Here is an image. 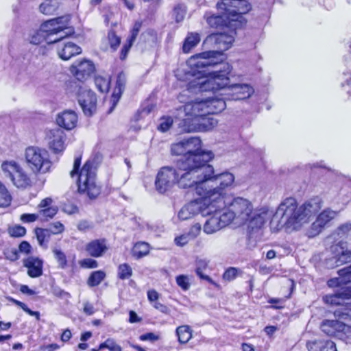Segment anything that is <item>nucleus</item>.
Here are the masks:
<instances>
[{
  "instance_id": "nucleus-1",
  "label": "nucleus",
  "mask_w": 351,
  "mask_h": 351,
  "mask_svg": "<svg viewBox=\"0 0 351 351\" xmlns=\"http://www.w3.org/2000/svg\"><path fill=\"white\" fill-rule=\"evenodd\" d=\"M216 69L208 70L210 77L199 82L198 88L202 91L215 93L221 91L220 95L227 97V100H243L248 98L254 92L252 87L246 84L229 85L231 67L228 63L215 64Z\"/></svg>"
},
{
  "instance_id": "nucleus-2",
  "label": "nucleus",
  "mask_w": 351,
  "mask_h": 351,
  "mask_svg": "<svg viewBox=\"0 0 351 351\" xmlns=\"http://www.w3.org/2000/svg\"><path fill=\"white\" fill-rule=\"evenodd\" d=\"M186 154L176 162V168L184 171L181 176L191 173H200V176H215L214 168L207 164L214 156L212 152L201 149V140L197 137L184 139ZM215 176H233L227 171L215 174Z\"/></svg>"
},
{
  "instance_id": "nucleus-3",
  "label": "nucleus",
  "mask_w": 351,
  "mask_h": 351,
  "mask_svg": "<svg viewBox=\"0 0 351 351\" xmlns=\"http://www.w3.org/2000/svg\"><path fill=\"white\" fill-rule=\"evenodd\" d=\"M233 32L231 34L226 33H215L208 36L205 40V43L214 45L215 50L206 51L190 58V64L197 67H210L212 66L216 69L215 64L227 63L223 62L221 58L223 52L231 47L234 40Z\"/></svg>"
},
{
  "instance_id": "nucleus-4",
  "label": "nucleus",
  "mask_w": 351,
  "mask_h": 351,
  "mask_svg": "<svg viewBox=\"0 0 351 351\" xmlns=\"http://www.w3.org/2000/svg\"><path fill=\"white\" fill-rule=\"evenodd\" d=\"M302 212L301 207H298L294 198H286L273 215L271 224L278 229L285 228L287 230H297L306 222Z\"/></svg>"
},
{
  "instance_id": "nucleus-5",
  "label": "nucleus",
  "mask_w": 351,
  "mask_h": 351,
  "mask_svg": "<svg viewBox=\"0 0 351 351\" xmlns=\"http://www.w3.org/2000/svg\"><path fill=\"white\" fill-rule=\"evenodd\" d=\"M224 204L225 202L220 198L219 194L213 193L185 204L179 210L178 217L180 220L184 221L191 219L199 213L202 216L210 215L217 208L223 207Z\"/></svg>"
},
{
  "instance_id": "nucleus-6",
  "label": "nucleus",
  "mask_w": 351,
  "mask_h": 351,
  "mask_svg": "<svg viewBox=\"0 0 351 351\" xmlns=\"http://www.w3.org/2000/svg\"><path fill=\"white\" fill-rule=\"evenodd\" d=\"M234 180V177H204L202 180H192L191 177H174V182L180 188L192 189L199 196L213 194V191L222 186H230Z\"/></svg>"
},
{
  "instance_id": "nucleus-7",
  "label": "nucleus",
  "mask_w": 351,
  "mask_h": 351,
  "mask_svg": "<svg viewBox=\"0 0 351 351\" xmlns=\"http://www.w3.org/2000/svg\"><path fill=\"white\" fill-rule=\"evenodd\" d=\"M69 15L54 18L44 22L40 29L47 37V43H57L74 34V29L69 27Z\"/></svg>"
},
{
  "instance_id": "nucleus-8",
  "label": "nucleus",
  "mask_w": 351,
  "mask_h": 351,
  "mask_svg": "<svg viewBox=\"0 0 351 351\" xmlns=\"http://www.w3.org/2000/svg\"><path fill=\"white\" fill-rule=\"evenodd\" d=\"M186 118L180 123V128L186 132H204L213 129L217 125V121L209 113H204V111L193 110L191 112H183Z\"/></svg>"
},
{
  "instance_id": "nucleus-9",
  "label": "nucleus",
  "mask_w": 351,
  "mask_h": 351,
  "mask_svg": "<svg viewBox=\"0 0 351 351\" xmlns=\"http://www.w3.org/2000/svg\"><path fill=\"white\" fill-rule=\"evenodd\" d=\"M66 89L68 93L77 97L78 103L86 116L90 117L96 112V95L84 84L71 80L66 84Z\"/></svg>"
},
{
  "instance_id": "nucleus-10",
  "label": "nucleus",
  "mask_w": 351,
  "mask_h": 351,
  "mask_svg": "<svg viewBox=\"0 0 351 351\" xmlns=\"http://www.w3.org/2000/svg\"><path fill=\"white\" fill-rule=\"evenodd\" d=\"M328 302L337 305L345 306L336 309L334 312L335 317L339 322L347 328H345L346 334L351 332V287H347L338 291L334 295L328 299Z\"/></svg>"
},
{
  "instance_id": "nucleus-11",
  "label": "nucleus",
  "mask_w": 351,
  "mask_h": 351,
  "mask_svg": "<svg viewBox=\"0 0 351 351\" xmlns=\"http://www.w3.org/2000/svg\"><path fill=\"white\" fill-rule=\"evenodd\" d=\"M229 7L231 8L232 10H228L222 8H219L217 3V8L221 12L220 15H210L208 13H206L204 18L208 25L213 28L227 27L234 29L241 27L245 23L243 16L244 14H237V8Z\"/></svg>"
},
{
  "instance_id": "nucleus-12",
  "label": "nucleus",
  "mask_w": 351,
  "mask_h": 351,
  "mask_svg": "<svg viewBox=\"0 0 351 351\" xmlns=\"http://www.w3.org/2000/svg\"><path fill=\"white\" fill-rule=\"evenodd\" d=\"M351 230V223H346L338 228L337 234L340 238L346 237L347 241H340L336 245L332 246L333 250L337 254L330 258L332 265L335 267H339L345 263L351 262V234L349 232Z\"/></svg>"
},
{
  "instance_id": "nucleus-13",
  "label": "nucleus",
  "mask_w": 351,
  "mask_h": 351,
  "mask_svg": "<svg viewBox=\"0 0 351 351\" xmlns=\"http://www.w3.org/2000/svg\"><path fill=\"white\" fill-rule=\"evenodd\" d=\"M227 97L223 98L208 97L200 101L195 100L186 104L180 107V110L182 112H191L193 110L204 111V113H209L210 114H217L223 110L226 107V100Z\"/></svg>"
},
{
  "instance_id": "nucleus-14",
  "label": "nucleus",
  "mask_w": 351,
  "mask_h": 351,
  "mask_svg": "<svg viewBox=\"0 0 351 351\" xmlns=\"http://www.w3.org/2000/svg\"><path fill=\"white\" fill-rule=\"evenodd\" d=\"M25 159L29 167L34 173H50L52 163L48 159L45 151L37 147H29L26 149Z\"/></svg>"
},
{
  "instance_id": "nucleus-15",
  "label": "nucleus",
  "mask_w": 351,
  "mask_h": 351,
  "mask_svg": "<svg viewBox=\"0 0 351 351\" xmlns=\"http://www.w3.org/2000/svg\"><path fill=\"white\" fill-rule=\"evenodd\" d=\"M82 157L75 158L73 167L70 176H96L97 169L102 162V155L96 153L92 155L80 169Z\"/></svg>"
},
{
  "instance_id": "nucleus-16",
  "label": "nucleus",
  "mask_w": 351,
  "mask_h": 351,
  "mask_svg": "<svg viewBox=\"0 0 351 351\" xmlns=\"http://www.w3.org/2000/svg\"><path fill=\"white\" fill-rule=\"evenodd\" d=\"M228 206L235 214L237 220L239 223H245L250 219V216L252 214L253 206L250 201L243 197H236L232 199L230 197L225 196Z\"/></svg>"
},
{
  "instance_id": "nucleus-17",
  "label": "nucleus",
  "mask_w": 351,
  "mask_h": 351,
  "mask_svg": "<svg viewBox=\"0 0 351 351\" xmlns=\"http://www.w3.org/2000/svg\"><path fill=\"white\" fill-rule=\"evenodd\" d=\"M234 183L229 187L222 186L223 188H221V186L219 185V188L212 192L219 194L220 198H221L223 201L225 202L224 206L223 207L217 208L215 211H213L210 214L217 215V218L219 219L223 228L228 226L233 219L237 220L235 214L232 212V210L231 208H230V206L228 205L229 202H227V200L225 199V193H223V191L231 189Z\"/></svg>"
},
{
  "instance_id": "nucleus-18",
  "label": "nucleus",
  "mask_w": 351,
  "mask_h": 351,
  "mask_svg": "<svg viewBox=\"0 0 351 351\" xmlns=\"http://www.w3.org/2000/svg\"><path fill=\"white\" fill-rule=\"evenodd\" d=\"M95 65L93 62L87 60L76 62L71 67V71L77 80L75 82H81L84 84V81L86 80L95 71Z\"/></svg>"
},
{
  "instance_id": "nucleus-19",
  "label": "nucleus",
  "mask_w": 351,
  "mask_h": 351,
  "mask_svg": "<svg viewBox=\"0 0 351 351\" xmlns=\"http://www.w3.org/2000/svg\"><path fill=\"white\" fill-rule=\"evenodd\" d=\"M96 177H77L78 191L86 193L90 199L96 198L101 192V187L96 182Z\"/></svg>"
},
{
  "instance_id": "nucleus-20",
  "label": "nucleus",
  "mask_w": 351,
  "mask_h": 351,
  "mask_svg": "<svg viewBox=\"0 0 351 351\" xmlns=\"http://www.w3.org/2000/svg\"><path fill=\"white\" fill-rule=\"evenodd\" d=\"M47 136L49 140V148L55 153L62 152L64 149V138L65 134L61 128H54L50 130Z\"/></svg>"
},
{
  "instance_id": "nucleus-21",
  "label": "nucleus",
  "mask_w": 351,
  "mask_h": 351,
  "mask_svg": "<svg viewBox=\"0 0 351 351\" xmlns=\"http://www.w3.org/2000/svg\"><path fill=\"white\" fill-rule=\"evenodd\" d=\"M320 328L323 332L328 336L342 338L343 335H346L345 328H347L338 320L324 319L320 325Z\"/></svg>"
},
{
  "instance_id": "nucleus-22",
  "label": "nucleus",
  "mask_w": 351,
  "mask_h": 351,
  "mask_svg": "<svg viewBox=\"0 0 351 351\" xmlns=\"http://www.w3.org/2000/svg\"><path fill=\"white\" fill-rule=\"evenodd\" d=\"M337 213L330 209H326L322 211L317 217L316 221L311 225V230L313 231V235L319 234L322 228H324L329 221L334 219Z\"/></svg>"
},
{
  "instance_id": "nucleus-23",
  "label": "nucleus",
  "mask_w": 351,
  "mask_h": 351,
  "mask_svg": "<svg viewBox=\"0 0 351 351\" xmlns=\"http://www.w3.org/2000/svg\"><path fill=\"white\" fill-rule=\"evenodd\" d=\"M57 124L66 130L73 129L77 122V115L73 110H65L56 118Z\"/></svg>"
},
{
  "instance_id": "nucleus-24",
  "label": "nucleus",
  "mask_w": 351,
  "mask_h": 351,
  "mask_svg": "<svg viewBox=\"0 0 351 351\" xmlns=\"http://www.w3.org/2000/svg\"><path fill=\"white\" fill-rule=\"evenodd\" d=\"M23 266L27 268L31 278H38L43 274V261L37 257L29 256L23 260Z\"/></svg>"
},
{
  "instance_id": "nucleus-25",
  "label": "nucleus",
  "mask_w": 351,
  "mask_h": 351,
  "mask_svg": "<svg viewBox=\"0 0 351 351\" xmlns=\"http://www.w3.org/2000/svg\"><path fill=\"white\" fill-rule=\"evenodd\" d=\"M87 253L93 257H101L107 251L108 247L105 239H95L86 244Z\"/></svg>"
},
{
  "instance_id": "nucleus-26",
  "label": "nucleus",
  "mask_w": 351,
  "mask_h": 351,
  "mask_svg": "<svg viewBox=\"0 0 351 351\" xmlns=\"http://www.w3.org/2000/svg\"><path fill=\"white\" fill-rule=\"evenodd\" d=\"M306 346L308 351H337L335 343L330 340H309Z\"/></svg>"
},
{
  "instance_id": "nucleus-27",
  "label": "nucleus",
  "mask_w": 351,
  "mask_h": 351,
  "mask_svg": "<svg viewBox=\"0 0 351 351\" xmlns=\"http://www.w3.org/2000/svg\"><path fill=\"white\" fill-rule=\"evenodd\" d=\"M228 6L237 8V14H245L251 9V5L247 0H221L220 2H218L219 8H222L228 10H232L231 8Z\"/></svg>"
},
{
  "instance_id": "nucleus-28",
  "label": "nucleus",
  "mask_w": 351,
  "mask_h": 351,
  "mask_svg": "<svg viewBox=\"0 0 351 351\" xmlns=\"http://www.w3.org/2000/svg\"><path fill=\"white\" fill-rule=\"evenodd\" d=\"M125 83V75L123 72L119 73L117 77L116 86L114 88V92L110 99L112 106L110 108L109 112H111L117 106L119 99L121 98V94L124 90Z\"/></svg>"
},
{
  "instance_id": "nucleus-29",
  "label": "nucleus",
  "mask_w": 351,
  "mask_h": 351,
  "mask_svg": "<svg viewBox=\"0 0 351 351\" xmlns=\"http://www.w3.org/2000/svg\"><path fill=\"white\" fill-rule=\"evenodd\" d=\"M305 173L338 174L337 171L326 167L323 161L313 164H306L302 167Z\"/></svg>"
},
{
  "instance_id": "nucleus-30",
  "label": "nucleus",
  "mask_w": 351,
  "mask_h": 351,
  "mask_svg": "<svg viewBox=\"0 0 351 351\" xmlns=\"http://www.w3.org/2000/svg\"><path fill=\"white\" fill-rule=\"evenodd\" d=\"M190 62V60H189L188 62ZM189 64L190 65V66L191 68H194L195 69V70L194 71V73H193V75H195V72L197 71L199 74L200 75H205V78H198L197 80H194V81H192L191 82L189 83L188 84V89L191 91V92H202V90H199V88H198V82H204V81H206L208 79H209L210 77V74L208 73V71L210 70H213L214 68L212 67V66H210V67H207V66H205V67H197L196 66H191L190 64V63H189Z\"/></svg>"
},
{
  "instance_id": "nucleus-31",
  "label": "nucleus",
  "mask_w": 351,
  "mask_h": 351,
  "mask_svg": "<svg viewBox=\"0 0 351 351\" xmlns=\"http://www.w3.org/2000/svg\"><path fill=\"white\" fill-rule=\"evenodd\" d=\"M304 215H305V219L307 220L309 217L317 213L322 208V200L319 197H315L305 202L301 206Z\"/></svg>"
},
{
  "instance_id": "nucleus-32",
  "label": "nucleus",
  "mask_w": 351,
  "mask_h": 351,
  "mask_svg": "<svg viewBox=\"0 0 351 351\" xmlns=\"http://www.w3.org/2000/svg\"><path fill=\"white\" fill-rule=\"evenodd\" d=\"M82 49L73 43H67L64 47L58 51L59 57L64 60H69L71 57L81 53Z\"/></svg>"
},
{
  "instance_id": "nucleus-33",
  "label": "nucleus",
  "mask_w": 351,
  "mask_h": 351,
  "mask_svg": "<svg viewBox=\"0 0 351 351\" xmlns=\"http://www.w3.org/2000/svg\"><path fill=\"white\" fill-rule=\"evenodd\" d=\"M267 219V213H253L250 216L248 222V227L252 230L261 228L265 223Z\"/></svg>"
},
{
  "instance_id": "nucleus-34",
  "label": "nucleus",
  "mask_w": 351,
  "mask_h": 351,
  "mask_svg": "<svg viewBox=\"0 0 351 351\" xmlns=\"http://www.w3.org/2000/svg\"><path fill=\"white\" fill-rule=\"evenodd\" d=\"M1 169L4 173H8L9 176H14V174L25 176L22 167L14 160L4 161L1 164Z\"/></svg>"
},
{
  "instance_id": "nucleus-35",
  "label": "nucleus",
  "mask_w": 351,
  "mask_h": 351,
  "mask_svg": "<svg viewBox=\"0 0 351 351\" xmlns=\"http://www.w3.org/2000/svg\"><path fill=\"white\" fill-rule=\"evenodd\" d=\"M193 330L188 325L178 326L176 330V334L180 343H186L193 337Z\"/></svg>"
},
{
  "instance_id": "nucleus-36",
  "label": "nucleus",
  "mask_w": 351,
  "mask_h": 351,
  "mask_svg": "<svg viewBox=\"0 0 351 351\" xmlns=\"http://www.w3.org/2000/svg\"><path fill=\"white\" fill-rule=\"evenodd\" d=\"M200 41V36L197 32H190L184 39L182 46L184 53H189L195 47Z\"/></svg>"
},
{
  "instance_id": "nucleus-37",
  "label": "nucleus",
  "mask_w": 351,
  "mask_h": 351,
  "mask_svg": "<svg viewBox=\"0 0 351 351\" xmlns=\"http://www.w3.org/2000/svg\"><path fill=\"white\" fill-rule=\"evenodd\" d=\"M213 215L206 221L204 226V232L208 234H213L223 228L219 219L217 218V215Z\"/></svg>"
},
{
  "instance_id": "nucleus-38",
  "label": "nucleus",
  "mask_w": 351,
  "mask_h": 351,
  "mask_svg": "<svg viewBox=\"0 0 351 351\" xmlns=\"http://www.w3.org/2000/svg\"><path fill=\"white\" fill-rule=\"evenodd\" d=\"M35 234L39 245L45 249H47V244L52 235L51 232H49L47 228H36L35 229Z\"/></svg>"
},
{
  "instance_id": "nucleus-39",
  "label": "nucleus",
  "mask_w": 351,
  "mask_h": 351,
  "mask_svg": "<svg viewBox=\"0 0 351 351\" xmlns=\"http://www.w3.org/2000/svg\"><path fill=\"white\" fill-rule=\"evenodd\" d=\"M58 7V0H45L40 5L39 10L44 14H53Z\"/></svg>"
},
{
  "instance_id": "nucleus-40",
  "label": "nucleus",
  "mask_w": 351,
  "mask_h": 351,
  "mask_svg": "<svg viewBox=\"0 0 351 351\" xmlns=\"http://www.w3.org/2000/svg\"><path fill=\"white\" fill-rule=\"evenodd\" d=\"M339 278L335 280L337 285H347L351 283V265L338 271Z\"/></svg>"
},
{
  "instance_id": "nucleus-41",
  "label": "nucleus",
  "mask_w": 351,
  "mask_h": 351,
  "mask_svg": "<svg viewBox=\"0 0 351 351\" xmlns=\"http://www.w3.org/2000/svg\"><path fill=\"white\" fill-rule=\"evenodd\" d=\"M149 245L145 242H137L132 250V255L136 258H141L149 254Z\"/></svg>"
},
{
  "instance_id": "nucleus-42",
  "label": "nucleus",
  "mask_w": 351,
  "mask_h": 351,
  "mask_svg": "<svg viewBox=\"0 0 351 351\" xmlns=\"http://www.w3.org/2000/svg\"><path fill=\"white\" fill-rule=\"evenodd\" d=\"M106 274L103 271L97 270L93 271L87 280V285L90 287H96L104 280Z\"/></svg>"
},
{
  "instance_id": "nucleus-43",
  "label": "nucleus",
  "mask_w": 351,
  "mask_h": 351,
  "mask_svg": "<svg viewBox=\"0 0 351 351\" xmlns=\"http://www.w3.org/2000/svg\"><path fill=\"white\" fill-rule=\"evenodd\" d=\"M13 184L19 189H25L34 183L30 177H11Z\"/></svg>"
},
{
  "instance_id": "nucleus-44",
  "label": "nucleus",
  "mask_w": 351,
  "mask_h": 351,
  "mask_svg": "<svg viewBox=\"0 0 351 351\" xmlns=\"http://www.w3.org/2000/svg\"><path fill=\"white\" fill-rule=\"evenodd\" d=\"M167 178L168 177H156V189L160 193L167 191L173 184L171 181L167 180Z\"/></svg>"
},
{
  "instance_id": "nucleus-45",
  "label": "nucleus",
  "mask_w": 351,
  "mask_h": 351,
  "mask_svg": "<svg viewBox=\"0 0 351 351\" xmlns=\"http://www.w3.org/2000/svg\"><path fill=\"white\" fill-rule=\"evenodd\" d=\"M58 212L57 206H51L43 209H40L38 211L39 219L41 221H48L53 218Z\"/></svg>"
},
{
  "instance_id": "nucleus-46",
  "label": "nucleus",
  "mask_w": 351,
  "mask_h": 351,
  "mask_svg": "<svg viewBox=\"0 0 351 351\" xmlns=\"http://www.w3.org/2000/svg\"><path fill=\"white\" fill-rule=\"evenodd\" d=\"M12 200V197L6 187L0 182V207L8 206Z\"/></svg>"
},
{
  "instance_id": "nucleus-47",
  "label": "nucleus",
  "mask_w": 351,
  "mask_h": 351,
  "mask_svg": "<svg viewBox=\"0 0 351 351\" xmlns=\"http://www.w3.org/2000/svg\"><path fill=\"white\" fill-rule=\"evenodd\" d=\"M132 273V267L127 263L121 264L118 267V277L121 280L130 278Z\"/></svg>"
},
{
  "instance_id": "nucleus-48",
  "label": "nucleus",
  "mask_w": 351,
  "mask_h": 351,
  "mask_svg": "<svg viewBox=\"0 0 351 351\" xmlns=\"http://www.w3.org/2000/svg\"><path fill=\"white\" fill-rule=\"evenodd\" d=\"M95 84L101 93L108 92L110 88V80L101 76L95 78Z\"/></svg>"
},
{
  "instance_id": "nucleus-49",
  "label": "nucleus",
  "mask_w": 351,
  "mask_h": 351,
  "mask_svg": "<svg viewBox=\"0 0 351 351\" xmlns=\"http://www.w3.org/2000/svg\"><path fill=\"white\" fill-rule=\"evenodd\" d=\"M54 257L58 263L59 267L64 269L67 266V260L65 254L58 248L52 250Z\"/></svg>"
},
{
  "instance_id": "nucleus-50",
  "label": "nucleus",
  "mask_w": 351,
  "mask_h": 351,
  "mask_svg": "<svg viewBox=\"0 0 351 351\" xmlns=\"http://www.w3.org/2000/svg\"><path fill=\"white\" fill-rule=\"evenodd\" d=\"M171 152L173 155L177 156L182 155L183 156L184 154H186V146L184 140L173 144L171 147Z\"/></svg>"
},
{
  "instance_id": "nucleus-51",
  "label": "nucleus",
  "mask_w": 351,
  "mask_h": 351,
  "mask_svg": "<svg viewBox=\"0 0 351 351\" xmlns=\"http://www.w3.org/2000/svg\"><path fill=\"white\" fill-rule=\"evenodd\" d=\"M9 234L12 237H21L26 234V229L20 225H14L8 229Z\"/></svg>"
},
{
  "instance_id": "nucleus-52",
  "label": "nucleus",
  "mask_w": 351,
  "mask_h": 351,
  "mask_svg": "<svg viewBox=\"0 0 351 351\" xmlns=\"http://www.w3.org/2000/svg\"><path fill=\"white\" fill-rule=\"evenodd\" d=\"M186 7L182 4H178L175 6L173 9V16L177 23L183 21L186 14Z\"/></svg>"
},
{
  "instance_id": "nucleus-53",
  "label": "nucleus",
  "mask_w": 351,
  "mask_h": 351,
  "mask_svg": "<svg viewBox=\"0 0 351 351\" xmlns=\"http://www.w3.org/2000/svg\"><path fill=\"white\" fill-rule=\"evenodd\" d=\"M177 285L183 290L187 291L191 287L189 279L187 276L179 275L176 278Z\"/></svg>"
},
{
  "instance_id": "nucleus-54",
  "label": "nucleus",
  "mask_w": 351,
  "mask_h": 351,
  "mask_svg": "<svg viewBox=\"0 0 351 351\" xmlns=\"http://www.w3.org/2000/svg\"><path fill=\"white\" fill-rule=\"evenodd\" d=\"M108 38L110 47L113 50H116L120 45L121 38L116 35L114 31H110L108 32Z\"/></svg>"
},
{
  "instance_id": "nucleus-55",
  "label": "nucleus",
  "mask_w": 351,
  "mask_h": 351,
  "mask_svg": "<svg viewBox=\"0 0 351 351\" xmlns=\"http://www.w3.org/2000/svg\"><path fill=\"white\" fill-rule=\"evenodd\" d=\"M94 223L93 221L83 219L80 220L77 225V228L79 231L82 232H86L87 231L91 230L94 228Z\"/></svg>"
},
{
  "instance_id": "nucleus-56",
  "label": "nucleus",
  "mask_w": 351,
  "mask_h": 351,
  "mask_svg": "<svg viewBox=\"0 0 351 351\" xmlns=\"http://www.w3.org/2000/svg\"><path fill=\"white\" fill-rule=\"evenodd\" d=\"M157 176H179V173L173 167L165 166L160 168Z\"/></svg>"
},
{
  "instance_id": "nucleus-57",
  "label": "nucleus",
  "mask_w": 351,
  "mask_h": 351,
  "mask_svg": "<svg viewBox=\"0 0 351 351\" xmlns=\"http://www.w3.org/2000/svg\"><path fill=\"white\" fill-rule=\"evenodd\" d=\"M47 229L51 232V234H57L62 233L64 230V226L61 222L56 221L50 224Z\"/></svg>"
},
{
  "instance_id": "nucleus-58",
  "label": "nucleus",
  "mask_w": 351,
  "mask_h": 351,
  "mask_svg": "<svg viewBox=\"0 0 351 351\" xmlns=\"http://www.w3.org/2000/svg\"><path fill=\"white\" fill-rule=\"evenodd\" d=\"M238 273V269L235 267H229L227 269L223 274V278L228 281L234 280Z\"/></svg>"
},
{
  "instance_id": "nucleus-59",
  "label": "nucleus",
  "mask_w": 351,
  "mask_h": 351,
  "mask_svg": "<svg viewBox=\"0 0 351 351\" xmlns=\"http://www.w3.org/2000/svg\"><path fill=\"white\" fill-rule=\"evenodd\" d=\"M173 119L171 117L162 118L161 122L158 126V129L162 132L167 131L172 125Z\"/></svg>"
},
{
  "instance_id": "nucleus-60",
  "label": "nucleus",
  "mask_w": 351,
  "mask_h": 351,
  "mask_svg": "<svg viewBox=\"0 0 351 351\" xmlns=\"http://www.w3.org/2000/svg\"><path fill=\"white\" fill-rule=\"evenodd\" d=\"M142 26V23L140 21H136L132 29L131 30V35L128 40L134 43L139 33L140 29Z\"/></svg>"
},
{
  "instance_id": "nucleus-61",
  "label": "nucleus",
  "mask_w": 351,
  "mask_h": 351,
  "mask_svg": "<svg viewBox=\"0 0 351 351\" xmlns=\"http://www.w3.org/2000/svg\"><path fill=\"white\" fill-rule=\"evenodd\" d=\"M201 229H202L201 224L199 223H196L191 227V228L187 234H189V236L191 237V239H193L199 235V234L200 233Z\"/></svg>"
},
{
  "instance_id": "nucleus-62",
  "label": "nucleus",
  "mask_w": 351,
  "mask_h": 351,
  "mask_svg": "<svg viewBox=\"0 0 351 351\" xmlns=\"http://www.w3.org/2000/svg\"><path fill=\"white\" fill-rule=\"evenodd\" d=\"M38 219H39L38 214H29V213H24L21 215L20 219L23 223H32L35 221H36Z\"/></svg>"
},
{
  "instance_id": "nucleus-63",
  "label": "nucleus",
  "mask_w": 351,
  "mask_h": 351,
  "mask_svg": "<svg viewBox=\"0 0 351 351\" xmlns=\"http://www.w3.org/2000/svg\"><path fill=\"white\" fill-rule=\"evenodd\" d=\"M191 239L188 234H183L175 238V243L178 246H184L187 244Z\"/></svg>"
},
{
  "instance_id": "nucleus-64",
  "label": "nucleus",
  "mask_w": 351,
  "mask_h": 351,
  "mask_svg": "<svg viewBox=\"0 0 351 351\" xmlns=\"http://www.w3.org/2000/svg\"><path fill=\"white\" fill-rule=\"evenodd\" d=\"M107 349L109 351H122L121 347L119 345L117 344L114 339H107Z\"/></svg>"
}]
</instances>
